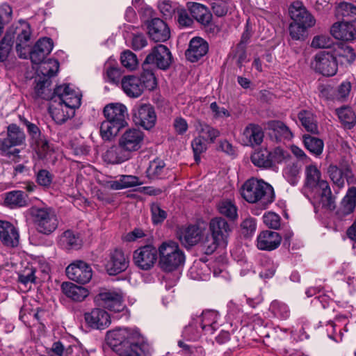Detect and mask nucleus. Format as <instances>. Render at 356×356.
<instances>
[{
  "label": "nucleus",
  "mask_w": 356,
  "mask_h": 356,
  "mask_svg": "<svg viewBox=\"0 0 356 356\" xmlns=\"http://www.w3.org/2000/svg\"><path fill=\"white\" fill-rule=\"evenodd\" d=\"M107 339L114 350L120 356H141L149 354V345L136 329L118 328L107 332Z\"/></svg>",
  "instance_id": "nucleus-1"
},
{
  "label": "nucleus",
  "mask_w": 356,
  "mask_h": 356,
  "mask_svg": "<svg viewBox=\"0 0 356 356\" xmlns=\"http://www.w3.org/2000/svg\"><path fill=\"white\" fill-rule=\"evenodd\" d=\"M305 175V186L319 192L322 206L327 209L334 210L336 208L335 197L332 195L328 182L321 179V173L318 168L315 165H307Z\"/></svg>",
  "instance_id": "nucleus-2"
},
{
  "label": "nucleus",
  "mask_w": 356,
  "mask_h": 356,
  "mask_svg": "<svg viewBox=\"0 0 356 356\" xmlns=\"http://www.w3.org/2000/svg\"><path fill=\"white\" fill-rule=\"evenodd\" d=\"M159 266L165 272L177 270L185 261V255L178 243L172 241L163 242L159 247Z\"/></svg>",
  "instance_id": "nucleus-3"
},
{
  "label": "nucleus",
  "mask_w": 356,
  "mask_h": 356,
  "mask_svg": "<svg viewBox=\"0 0 356 356\" xmlns=\"http://www.w3.org/2000/svg\"><path fill=\"white\" fill-rule=\"evenodd\" d=\"M275 199L273 187L262 179L251 178L246 181V202H260L265 209Z\"/></svg>",
  "instance_id": "nucleus-4"
},
{
  "label": "nucleus",
  "mask_w": 356,
  "mask_h": 356,
  "mask_svg": "<svg viewBox=\"0 0 356 356\" xmlns=\"http://www.w3.org/2000/svg\"><path fill=\"white\" fill-rule=\"evenodd\" d=\"M30 213L36 230L40 234L49 235L58 227V217L51 207H32Z\"/></svg>",
  "instance_id": "nucleus-5"
},
{
  "label": "nucleus",
  "mask_w": 356,
  "mask_h": 356,
  "mask_svg": "<svg viewBox=\"0 0 356 356\" xmlns=\"http://www.w3.org/2000/svg\"><path fill=\"white\" fill-rule=\"evenodd\" d=\"M31 31L29 23L20 20L18 24L12 25L7 31L6 35L9 36L10 42L16 38V50L20 58H26V53L23 50L29 46Z\"/></svg>",
  "instance_id": "nucleus-6"
},
{
  "label": "nucleus",
  "mask_w": 356,
  "mask_h": 356,
  "mask_svg": "<svg viewBox=\"0 0 356 356\" xmlns=\"http://www.w3.org/2000/svg\"><path fill=\"white\" fill-rule=\"evenodd\" d=\"M314 70L325 76L334 75L338 69L337 57L327 51L318 53L312 63Z\"/></svg>",
  "instance_id": "nucleus-7"
},
{
  "label": "nucleus",
  "mask_w": 356,
  "mask_h": 356,
  "mask_svg": "<svg viewBox=\"0 0 356 356\" xmlns=\"http://www.w3.org/2000/svg\"><path fill=\"white\" fill-rule=\"evenodd\" d=\"M157 256L158 250L153 245H147L134 252L133 260L138 268L148 270L154 266Z\"/></svg>",
  "instance_id": "nucleus-8"
},
{
  "label": "nucleus",
  "mask_w": 356,
  "mask_h": 356,
  "mask_svg": "<svg viewBox=\"0 0 356 356\" xmlns=\"http://www.w3.org/2000/svg\"><path fill=\"white\" fill-rule=\"evenodd\" d=\"M144 62L145 65H155L159 69L167 70L172 63V54L166 46L158 44L152 49Z\"/></svg>",
  "instance_id": "nucleus-9"
},
{
  "label": "nucleus",
  "mask_w": 356,
  "mask_h": 356,
  "mask_svg": "<svg viewBox=\"0 0 356 356\" xmlns=\"http://www.w3.org/2000/svg\"><path fill=\"white\" fill-rule=\"evenodd\" d=\"M133 118L135 123L145 129L154 127L156 115L154 108L150 104H141L134 109Z\"/></svg>",
  "instance_id": "nucleus-10"
},
{
  "label": "nucleus",
  "mask_w": 356,
  "mask_h": 356,
  "mask_svg": "<svg viewBox=\"0 0 356 356\" xmlns=\"http://www.w3.org/2000/svg\"><path fill=\"white\" fill-rule=\"evenodd\" d=\"M67 277L82 284L88 283L92 277V270L89 264L83 261H76L65 270Z\"/></svg>",
  "instance_id": "nucleus-11"
},
{
  "label": "nucleus",
  "mask_w": 356,
  "mask_h": 356,
  "mask_svg": "<svg viewBox=\"0 0 356 356\" xmlns=\"http://www.w3.org/2000/svg\"><path fill=\"white\" fill-rule=\"evenodd\" d=\"M54 97L71 108H78L81 104L82 95L79 90L72 88L70 85L63 84L54 90Z\"/></svg>",
  "instance_id": "nucleus-12"
},
{
  "label": "nucleus",
  "mask_w": 356,
  "mask_h": 356,
  "mask_svg": "<svg viewBox=\"0 0 356 356\" xmlns=\"http://www.w3.org/2000/svg\"><path fill=\"white\" fill-rule=\"evenodd\" d=\"M293 22L303 26L313 27L316 24L314 17L307 10L301 1H294L289 8Z\"/></svg>",
  "instance_id": "nucleus-13"
},
{
  "label": "nucleus",
  "mask_w": 356,
  "mask_h": 356,
  "mask_svg": "<svg viewBox=\"0 0 356 356\" xmlns=\"http://www.w3.org/2000/svg\"><path fill=\"white\" fill-rule=\"evenodd\" d=\"M98 300L104 308L114 312H120L125 307L123 296L120 291L106 290L102 291L98 294Z\"/></svg>",
  "instance_id": "nucleus-14"
},
{
  "label": "nucleus",
  "mask_w": 356,
  "mask_h": 356,
  "mask_svg": "<svg viewBox=\"0 0 356 356\" xmlns=\"http://www.w3.org/2000/svg\"><path fill=\"white\" fill-rule=\"evenodd\" d=\"M144 134L138 129L126 130L119 138V144L130 153L140 149L143 144Z\"/></svg>",
  "instance_id": "nucleus-15"
},
{
  "label": "nucleus",
  "mask_w": 356,
  "mask_h": 356,
  "mask_svg": "<svg viewBox=\"0 0 356 356\" xmlns=\"http://www.w3.org/2000/svg\"><path fill=\"white\" fill-rule=\"evenodd\" d=\"M129 259L120 249H115L109 254V259L106 268L109 275H115L127 269Z\"/></svg>",
  "instance_id": "nucleus-16"
},
{
  "label": "nucleus",
  "mask_w": 356,
  "mask_h": 356,
  "mask_svg": "<svg viewBox=\"0 0 356 356\" xmlns=\"http://www.w3.org/2000/svg\"><path fill=\"white\" fill-rule=\"evenodd\" d=\"M147 33L156 42H163L170 37V31L168 24L159 18H153L147 22Z\"/></svg>",
  "instance_id": "nucleus-17"
},
{
  "label": "nucleus",
  "mask_w": 356,
  "mask_h": 356,
  "mask_svg": "<svg viewBox=\"0 0 356 356\" xmlns=\"http://www.w3.org/2000/svg\"><path fill=\"white\" fill-rule=\"evenodd\" d=\"M84 319L88 327L95 330H104L111 323L108 313L101 308H95L84 314Z\"/></svg>",
  "instance_id": "nucleus-18"
},
{
  "label": "nucleus",
  "mask_w": 356,
  "mask_h": 356,
  "mask_svg": "<svg viewBox=\"0 0 356 356\" xmlns=\"http://www.w3.org/2000/svg\"><path fill=\"white\" fill-rule=\"evenodd\" d=\"M104 115L106 120L122 127L127 125L129 118L127 107L121 103H112L104 108Z\"/></svg>",
  "instance_id": "nucleus-19"
},
{
  "label": "nucleus",
  "mask_w": 356,
  "mask_h": 356,
  "mask_svg": "<svg viewBox=\"0 0 356 356\" xmlns=\"http://www.w3.org/2000/svg\"><path fill=\"white\" fill-rule=\"evenodd\" d=\"M356 207V187H350L346 195L341 200L339 207L336 211L337 218L341 220H345L355 211Z\"/></svg>",
  "instance_id": "nucleus-20"
},
{
  "label": "nucleus",
  "mask_w": 356,
  "mask_h": 356,
  "mask_svg": "<svg viewBox=\"0 0 356 356\" xmlns=\"http://www.w3.org/2000/svg\"><path fill=\"white\" fill-rule=\"evenodd\" d=\"M54 43L51 38H42L39 39L29 52L31 62L34 64L42 63L52 51Z\"/></svg>",
  "instance_id": "nucleus-21"
},
{
  "label": "nucleus",
  "mask_w": 356,
  "mask_h": 356,
  "mask_svg": "<svg viewBox=\"0 0 356 356\" xmlns=\"http://www.w3.org/2000/svg\"><path fill=\"white\" fill-rule=\"evenodd\" d=\"M0 241L3 245L8 248H15L19 245V232L17 229L8 221L0 220Z\"/></svg>",
  "instance_id": "nucleus-22"
},
{
  "label": "nucleus",
  "mask_w": 356,
  "mask_h": 356,
  "mask_svg": "<svg viewBox=\"0 0 356 356\" xmlns=\"http://www.w3.org/2000/svg\"><path fill=\"white\" fill-rule=\"evenodd\" d=\"M52 101L49 106V112L57 124H63L74 115L76 108H71L56 99H53Z\"/></svg>",
  "instance_id": "nucleus-23"
},
{
  "label": "nucleus",
  "mask_w": 356,
  "mask_h": 356,
  "mask_svg": "<svg viewBox=\"0 0 356 356\" xmlns=\"http://www.w3.org/2000/svg\"><path fill=\"white\" fill-rule=\"evenodd\" d=\"M209 50V44L206 40L200 37L192 38L188 48L185 52L188 60L195 63L205 56Z\"/></svg>",
  "instance_id": "nucleus-24"
},
{
  "label": "nucleus",
  "mask_w": 356,
  "mask_h": 356,
  "mask_svg": "<svg viewBox=\"0 0 356 356\" xmlns=\"http://www.w3.org/2000/svg\"><path fill=\"white\" fill-rule=\"evenodd\" d=\"M282 236L279 233L270 230L262 231L257 236V248L259 250L271 251L279 247Z\"/></svg>",
  "instance_id": "nucleus-25"
},
{
  "label": "nucleus",
  "mask_w": 356,
  "mask_h": 356,
  "mask_svg": "<svg viewBox=\"0 0 356 356\" xmlns=\"http://www.w3.org/2000/svg\"><path fill=\"white\" fill-rule=\"evenodd\" d=\"M4 140V148L8 152H13V147L19 146L24 143L26 135L23 130L16 124H10L7 127V136L3 138Z\"/></svg>",
  "instance_id": "nucleus-26"
},
{
  "label": "nucleus",
  "mask_w": 356,
  "mask_h": 356,
  "mask_svg": "<svg viewBox=\"0 0 356 356\" xmlns=\"http://www.w3.org/2000/svg\"><path fill=\"white\" fill-rule=\"evenodd\" d=\"M331 34L337 40L353 41L356 39V27L348 22L335 23L330 30Z\"/></svg>",
  "instance_id": "nucleus-27"
},
{
  "label": "nucleus",
  "mask_w": 356,
  "mask_h": 356,
  "mask_svg": "<svg viewBox=\"0 0 356 356\" xmlns=\"http://www.w3.org/2000/svg\"><path fill=\"white\" fill-rule=\"evenodd\" d=\"M178 238L185 246H193L200 241L202 230L197 225H189L179 229Z\"/></svg>",
  "instance_id": "nucleus-28"
},
{
  "label": "nucleus",
  "mask_w": 356,
  "mask_h": 356,
  "mask_svg": "<svg viewBox=\"0 0 356 356\" xmlns=\"http://www.w3.org/2000/svg\"><path fill=\"white\" fill-rule=\"evenodd\" d=\"M209 233L227 243L232 229L227 221L222 217L212 218L209 224Z\"/></svg>",
  "instance_id": "nucleus-29"
},
{
  "label": "nucleus",
  "mask_w": 356,
  "mask_h": 356,
  "mask_svg": "<svg viewBox=\"0 0 356 356\" xmlns=\"http://www.w3.org/2000/svg\"><path fill=\"white\" fill-rule=\"evenodd\" d=\"M121 83L125 94L131 98L140 97L145 90L139 77L136 76L129 75L124 76Z\"/></svg>",
  "instance_id": "nucleus-30"
},
{
  "label": "nucleus",
  "mask_w": 356,
  "mask_h": 356,
  "mask_svg": "<svg viewBox=\"0 0 356 356\" xmlns=\"http://www.w3.org/2000/svg\"><path fill=\"white\" fill-rule=\"evenodd\" d=\"M186 8L189 10L194 19L202 25H208L211 19L212 15L208 8L197 2L189 1L186 3Z\"/></svg>",
  "instance_id": "nucleus-31"
},
{
  "label": "nucleus",
  "mask_w": 356,
  "mask_h": 356,
  "mask_svg": "<svg viewBox=\"0 0 356 356\" xmlns=\"http://www.w3.org/2000/svg\"><path fill=\"white\" fill-rule=\"evenodd\" d=\"M63 293L69 298L76 302H81L88 296V291L80 286L70 282H65L61 284Z\"/></svg>",
  "instance_id": "nucleus-32"
},
{
  "label": "nucleus",
  "mask_w": 356,
  "mask_h": 356,
  "mask_svg": "<svg viewBox=\"0 0 356 356\" xmlns=\"http://www.w3.org/2000/svg\"><path fill=\"white\" fill-rule=\"evenodd\" d=\"M130 152L124 149L121 145L111 147L104 154V159L109 163L118 164L130 158Z\"/></svg>",
  "instance_id": "nucleus-33"
},
{
  "label": "nucleus",
  "mask_w": 356,
  "mask_h": 356,
  "mask_svg": "<svg viewBox=\"0 0 356 356\" xmlns=\"http://www.w3.org/2000/svg\"><path fill=\"white\" fill-rule=\"evenodd\" d=\"M327 173L334 184L339 188H343L344 186L343 177L347 178L348 182V178L352 174V171L348 165H345L341 168L335 165H330L327 168Z\"/></svg>",
  "instance_id": "nucleus-34"
},
{
  "label": "nucleus",
  "mask_w": 356,
  "mask_h": 356,
  "mask_svg": "<svg viewBox=\"0 0 356 356\" xmlns=\"http://www.w3.org/2000/svg\"><path fill=\"white\" fill-rule=\"evenodd\" d=\"M5 204L11 208L24 207L29 204V197L22 191H13L6 193Z\"/></svg>",
  "instance_id": "nucleus-35"
},
{
  "label": "nucleus",
  "mask_w": 356,
  "mask_h": 356,
  "mask_svg": "<svg viewBox=\"0 0 356 356\" xmlns=\"http://www.w3.org/2000/svg\"><path fill=\"white\" fill-rule=\"evenodd\" d=\"M268 129L270 130V137H274L277 141L289 140L292 138V133L289 128L282 122L271 120L268 122Z\"/></svg>",
  "instance_id": "nucleus-36"
},
{
  "label": "nucleus",
  "mask_w": 356,
  "mask_h": 356,
  "mask_svg": "<svg viewBox=\"0 0 356 356\" xmlns=\"http://www.w3.org/2000/svg\"><path fill=\"white\" fill-rule=\"evenodd\" d=\"M30 147L36 153L40 159L46 158L50 151L49 141L43 134L30 138Z\"/></svg>",
  "instance_id": "nucleus-37"
},
{
  "label": "nucleus",
  "mask_w": 356,
  "mask_h": 356,
  "mask_svg": "<svg viewBox=\"0 0 356 356\" xmlns=\"http://www.w3.org/2000/svg\"><path fill=\"white\" fill-rule=\"evenodd\" d=\"M337 57V63H339L341 65L348 66L353 64L356 59V54L353 47L341 44L335 50V55Z\"/></svg>",
  "instance_id": "nucleus-38"
},
{
  "label": "nucleus",
  "mask_w": 356,
  "mask_h": 356,
  "mask_svg": "<svg viewBox=\"0 0 356 356\" xmlns=\"http://www.w3.org/2000/svg\"><path fill=\"white\" fill-rule=\"evenodd\" d=\"M298 118L307 131L314 134L318 133L316 118L311 111L301 110L298 114Z\"/></svg>",
  "instance_id": "nucleus-39"
},
{
  "label": "nucleus",
  "mask_w": 356,
  "mask_h": 356,
  "mask_svg": "<svg viewBox=\"0 0 356 356\" xmlns=\"http://www.w3.org/2000/svg\"><path fill=\"white\" fill-rule=\"evenodd\" d=\"M303 143L305 148L316 156H319L323 150L324 143L323 140L309 134H305L302 136Z\"/></svg>",
  "instance_id": "nucleus-40"
},
{
  "label": "nucleus",
  "mask_w": 356,
  "mask_h": 356,
  "mask_svg": "<svg viewBox=\"0 0 356 356\" xmlns=\"http://www.w3.org/2000/svg\"><path fill=\"white\" fill-rule=\"evenodd\" d=\"M218 314L215 311H206L202 314L201 327L207 333L213 334L218 328Z\"/></svg>",
  "instance_id": "nucleus-41"
},
{
  "label": "nucleus",
  "mask_w": 356,
  "mask_h": 356,
  "mask_svg": "<svg viewBox=\"0 0 356 356\" xmlns=\"http://www.w3.org/2000/svg\"><path fill=\"white\" fill-rule=\"evenodd\" d=\"M50 86L51 81L49 79L43 78L42 80H39L34 88V97L52 100L54 94L51 91Z\"/></svg>",
  "instance_id": "nucleus-42"
},
{
  "label": "nucleus",
  "mask_w": 356,
  "mask_h": 356,
  "mask_svg": "<svg viewBox=\"0 0 356 356\" xmlns=\"http://www.w3.org/2000/svg\"><path fill=\"white\" fill-rule=\"evenodd\" d=\"M139 79L144 89L153 90L157 86L156 79L152 67L149 65H145V62L143 63V72Z\"/></svg>",
  "instance_id": "nucleus-43"
},
{
  "label": "nucleus",
  "mask_w": 356,
  "mask_h": 356,
  "mask_svg": "<svg viewBox=\"0 0 356 356\" xmlns=\"http://www.w3.org/2000/svg\"><path fill=\"white\" fill-rule=\"evenodd\" d=\"M250 160L257 167L271 168L272 161L270 159V152L267 149H260L251 154Z\"/></svg>",
  "instance_id": "nucleus-44"
},
{
  "label": "nucleus",
  "mask_w": 356,
  "mask_h": 356,
  "mask_svg": "<svg viewBox=\"0 0 356 356\" xmlns=\"http://www.w3.org/2000/svg\"><path fill=\"white\" fill-rule=\"evenodd\" d=\"M336 113L346 129H350L355 125L356 116L350 107L341 106L336 109Z\"/></svg>",
  "instance_id": "nucleus-45"
},
{
  "label": "nucleus",
  "mask_w": 356,
  "mask_h": 356,
  "mask_svg": "<svg viewBox=\"0 0 356 356\" xmlns=\"http://www.w3.org/2000/svg\"><path fill=\"white\" fill-rule=\"evenodd\" d=\"M246 135H248V145L252 147L261 145L264 137L262 127L254 124L246 127Z\"/></svg>",
  "instance_id": "nucleus-46"
},
{
  "label": "nucleus",
  "mask_w": 356,
  "mask_h": 356,
  "mask_svg": "<svg viewBox=\"0 0 356 356\" xmlns=\"http://www.w3.org/2000/svg\"><path fill=\"white\" fill-rule=\"evenodd\" d=\"M60 246L67 250L79 249L81 247V240L71 230L64 232L60 237Z\"/></svg>",
  "instance_id": "nucleus-47"
},
{
  "label": "nucleus",
  "mask_w": 356,
  "mask_h": 356,
  "mask_svg": "<svg viewBox=\"0 0 356 356\" xmlns=\"http://www.w3.org/2000/svg\"><path fill=\"white\" fill-rule=\"evenodd\" d=\"M122 127L106 120L100 126V135L104 140H110L115 136Z\"/></svg>",
  "instance_id": "nucleus-48"
},
{
  "label": "nucleus",
  "mask_w": 356,
  "mask_h": 356,
  "mask_svg": "<svg viewBox=\"0 0 356 356\" xmlns=\"http://www.w3.org/2000/svg\"><path fill=\"white\" fill-rule=\"evenodd\" d=\"M219 213L230 220H235L238 217L237 208L234 203L229 200H222L218 204Z\"/></svg>",
  "instance_id": "nucleus-49"
},
{
  "label": "nucleus",
  "mask_w": 356,
  "mask_h": 356,
  "mask_svg": "<svg viewBox=\"0 0 356 356\" xmlns=\"http://www.w3.org/2000/svg\"><path fill=\"white\" fill-rule=\"evenodd\" d=\"M223 244L226 243L213 234H209L203 239L201 246L204 254L209 255L213 253L219 245Z\"/></svg>",
  "instance_id": "nucleus-50"
},
{
  "label": "nucleus",
  "mask_w": 356,
  "mask_h": 356,
  "mask_svg": "<svg viewBox=\"0 0 356 356\" xmlns=\"http://www.w3.org/2000/svg\"><path fill=\"white\" fill-rule=\"evenodd\" d=\"M337 13L338 15L347 18L349 21H356V6L351 3L343 1L339 3Z\"/></svg>",
  "instance_id": "nucleus-51"
},
{
  "label": "nucleus",
  "mask_w": 356,
  "mask_h": 356,
  "mask_svg": "<svg viewBox=\"0 0 356 356\" xmlns=\"http://www.w3.org/2000/svg\"><path fill=\"white\" fill-rule=\"evenodd\" d=\"M300 167L297 163H290L284 169V175L290 183L294 186L298 181Z\"/></svg>",
  "instance_id": "nucleus-52"
},
{
  "label": "nucleus",
  "mask_w": 356,
  "mask_h": 356,
  "mask_svg": "<svg viewBox=\"0 0 356 356\" xmlns=\"http://www.w3.org/2000/svg\"><path fill=\"white\" fill-rule=\"evenodd\" d=\"M308 29H309V27L291 22L289 28L290 36L294 40L304 41L307 38Z\"/></svg>",
  "instance_id": "nucleus-53"
},
{
  "label": "nucleus",
  "mask_w": 356,
  "mask_h": 356,
  "mask_svg": "<svg viewBox=\"0 0 356 356\" xmlns=\"http://www.w3.org/2000/svg\"><path fill=\"white\" fill-rule=\"evenodd\" d=\"M191 146L194 153L195 161L198 163L200 161V154L207 149V140L202 136H198L192 140Z\"/></svg>",
  "instance_id": "nucleus-54"
},
{
  "label": "nucleus",
  "mask_w": 356,
  "mask_h": 356,
  "mask_svg": "<svg viewBox=\"0 0 356 356\" xmlns=\"http://www.w3.org/2000/svg\"><path fill=\"white\" fill-rule=\"evenodd\" d=\"M196 129L200 134L206 135L211 143H213L216 138L220 136V131L218 129L201 121L197 122Z\"/></svg>",
  "instance_id": "nucleus-55"
},
{
  "label": "nucleus",
  "mask_w": 356,
  "mask_h": 356,
  "mask_svg": "<svg viewBox=\"0 0 356 356\" xmlns=\"http://www.w3.org/2000/svg\"><path fill=\"white\" fill-rule=\"evenodd\" d=\"M165 163L161 160L152 161L147 170V176L152 179L161 177L165 168Z\"/></svg>",
  "instance_id": "nucleus-56"
},
{
  "label": "nucleus",
  "mask_w": 356,
  "mask_h": 356,
  "mask_svg": "<svg viewBox=\"0 0 356 356\" xmlns=\"http://www.w3.org/2000/svg\"><path fill=\"white\" fill-rule=\"evenodd\" d=\"M291 158L288 151L280 147H276L270 152V159L272 161V168L277 163L287 161Z\"/></svg>",
  "instance_id": "nucleus-57"
},
{
  "label": "nucleus",
  "mask_w": 356,
  "mask_h": 356,
  "mask_svg": "<svg viewBox=\"0 0 356 356\" xmlns=\"http://www.w3.org/2000/svg\"><path fill=\"white\" fill-rule=\"evenodd\" d=\"M264 222L266 227L273 229H278L281 226L280 216L274 212H268L263 216Z\"/></svg>",
  "instance_id": "nucleus-58"
},
{
  "label": "nucleus",
  "mask_w": 356,
  "mask_h": 356,
  "mask_svg": "<svg viewBox=\"0 0 356 356\" xmlns=\"http://www.w3.org/2000/svg\"><path fill=\"white\" fill-rule=\"evenodd\" d=\"M333 41L327 35H318L314 37L311 47L315 49L329 48L332 44Z\"/></svg>",
  "instance_id": "nucleus-59"
},
{
  "label": "nucleus",
  "mask_w": 356,
  "mask_h": 356,
  "mask_svg": "<svg viewBox=\"0 0 356 356\" xmlns=\"http://www.w3.org/2000/svg\"><path fill=\"white\" fill-rule=\"evenodd\" d=\"M122 65L129 69L134 70L138 64L136 56L129 50L124 51L121 55Z\"/></svg>",
  "instance_id": "nucleus-60"
},
{
  "label": "nucleus",
  "mask_w": 356,
  "mask_h": 356,
  "mask_svg": "<svg viewBox=\"0 0 356 356\" xmlns=\"http://www.w3.org/2000/svg\"><path fill=\"white\" fill-rule=\"evenodd\" d=\"M13 44L9 36L5 35L0 41V62H4L7 60L11 52Z\"/></svg>",
  "instance_id": "nucleus-61"
},
{
  "label": "nucleus",
  "mask_w": 356,
  "mask_h": 356,
  "mask_svg": "<svg viewBox=\"0 0 356 356\" xmlns=\"http://www.w3.org/2000/svg\"><path fill=\"white\" fill-rule=\"evenodd\" d=\"M151 213L152 222L155 225L161 223L167 218L166 211L162 209L157 203L152 204Z\"/></svg>",
  "instance_id": "nucleus-62"
},
{
  "label": "nucleus",
  "mask_w": 356,
  "mask_h": 356,
  "mask_svg": "<svg viewBox=\"0 0 356 356\" xmlns=\"http://www.w3.org/2000/svg\"><path fill=\"white\" fill-rule=\"evenodd\" d=\"M37 183L44 187L50 186L52 181V175L47 170H40L36 176Z\"/></svg>",
  "instance_id": "nucleus-63"
},
{
  "label": "nucleus",
  "mask_w": 356,
  "mask_h": 356,
  "mask_svg": "<svg viewBox=\"0 0 356 356\" xmlns=\"http://www.w3.org/2000/svg\"><path fill=\"white\" fill-rule=\"evenodd\" d=\"M105 74L107 80L111 83H118L121 76L120 69L115 66H106Z\"/></svg>",
  "instance_id": "nucleus-64"
}]
</instances>
